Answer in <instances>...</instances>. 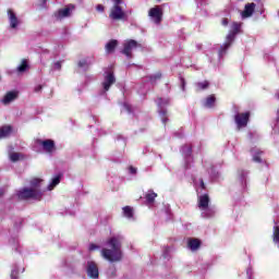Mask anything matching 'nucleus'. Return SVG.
Wrapping results in <instances>:
<instances>
[{
  "label": "nucleus",
  "mask_w": 279,
  "mask_h": 279,
  "mask_svg": "<svg viewBox=\"0 0 279 279\" xmlns=\"http://www.w3.org/2000/svg\"><path fill=\"white\" fill-rule=\"evenodd\" d=\"M17 276H19V270L17 269H12L11 279H16Z\"/></svg>",
  "instance_id": "nucleus-33"
},
{
  "label": "nucleus",
  "mask_w": 279,
  "mask_h": 279,
  "mask_svg": "<svg viewBox=\"0 0 279 279\" xmlns=\"http://www.w3.org/2000/svg\"><path fill=\"white\" fill-rule=\"evenodd\" d=\"M117 45H119V41H117V39L110 40V41L106 45V51H107V53H112V51H114V49H117Z\"/></svg>",
  "instance_id": "nucleus-17"
},
{
  "label": "nucleus",
  "mask_w": 279,
  "mask_h": 279,
  "mask_svg": "<svg viewBox=\"0 0 279 279\" xmlns=\"http://www.w3.org/2000/svg\"><path fill=\"white\" fill-rule=\"evenodd\" d=\"M95 250H99V246H97L96 244H90L89 245V251L95 252Z\"/></svg>",
  "instance_id": "nucleus-35"
},
{
  "label": "nucleus",
  "mask_w": 279,
  "mask_h": 279,
  "mask_svg": "<svg viewBox=\"0 0 279 279\" xmlns=\"http://www.w3.org/2000/svg\"><path fill=\"white\" fill-rule=\"evenodd\" d=\"M277 119H278V121H279V110L277 111Z\"/></svg>",
  "instance_id": "nucleus-43"
},
{
  "label": "nucleus",
  "mask_w": 279,
  "mask_h": 279,
  "mask_svg": "<svg viewBox=\"0 0 279 279\" xmlns=\"http://www.w3.org/2000/svg\"><path fill=\"white\" fill-rule=\"evenodd\" d=\"M157 104L159 108H162L163 106H169V98H159L157 100Z\"/></svg>",
  "instance_id": "nucleus-30"
},
{
  "label": "nucleus",
  "mask_w": 279,
  "mask_h": 279,
  "mask_svg": "<svg viewBox=\"0 0 279 279\" xmlns=\"http://www.w3.org/2000/svg\"><path fill=\"white\" fill-rule=\"evenodd\" d=\"M272 241L279 247V227L278 226L274 227Z\"/></svg>",
  "instance_id": "nucleus-24"
},
{
  "label": "nucleus",
  "mask_w": 279,
  "mask_h": 279,
  "mask_svg": "<svg viewBox=\"0 0 279 279\" xmlns=\"http://www.w3.org/2000/svg\"><path fill=\"white\" fill-rule=\"evenodd\" d=\"M123 241V236L113 235L109 238L106 242V245L111 248H102L101 256L105 260H109V263H119L121 258H123V253L121 252V242Z\"/></svg>",
  "instance_id": "nucleus-1"
},
{
  "label": "nucleus",
  "mask_w": 279,
  "mask_h": 279,
  "mask_svg": "<svg viewBox=\"0 0 279 279\" xmlns=\"http://www.w3.org/2000/svg\"><path fill=\"white\" fill-rule=\"evenodd\" d=\"M183 82V86H184V81H182Z\"/></svg>",
  "instance_id": "nucleus-46"
},
{
  "label": "nucleus",
  "mask_w": 279,
  "mask_h": 279,
  "mask_svg": "<svg viewBox=\"0 0 279 279\" xmlns=\"http://www.w3.org/2000/svg\"><path fill=\"white\" fill-rule=\"evenodd\" d=\"M113 7L110 10L109 19L111 21H125L128 19V14L121 8V0H113Z\"/></svg>",
  "instance_id": "nucleus-5"
},
{
  "label": "nucleus",
  "mask_w": 279,
  "mask_h": 279,
  "mask_svg": "<svg viewBox=\"0 0 279 279\" xmlns=\"http://www.w3.org/2000/svg\"><path fill=\"white\" fill-rule=\"evenodd\" d=\"M254 10H256V4L254 2L245 4L244 11L241 13L242 19H250V16L254 14Z\"/></svg>",
  "instance_id": "nucleus-13"
},
{
  "label": "nucleus",
  "mask_w": 279,
  "mask_h": 279,
  "mask_svg": "<svg viewBox=\"0 0 279 279\" xmlns=\"http://www.w3.org/2000/svg\"><path fill=\"white\" fill-rule=\"evenodd\" d=\"M239 29H241V25H239L238 23H233L231 26V31L226 37L225 44L220 47L219 58H223V56H226V51L230 49L232 43H234L235 36L239 34Z\"/></svg>",
  "instance_id": "nucleus-4"
},
{
  "label": "nucleus",
  "mask_w": 279,
  "mask_h": 279,
  "mask_svg": "<svg viewBox=\"0 0 279 279\" xmlns=\"http://www.w3.org/2000/svg\"><path fill=\"white\" fill-rule=\"evenodd\" d=\"M206 1L207 0H196V3H199L201 5H204V4H206Z\"/></svg>",
  "instance_id": "nucleus-39"
},
{
  "label": "nucleus",
  "mask_w": 279,
  "mask_h": 279,
  "mask_svg": "<svg viewBox=\"0 0 279 279\" xmlns=\"http://www.w3.org/2000/svg\"><path fill=\"white\" fill-rule=\"evenodd\" d=\"M198 208L202 211L201 215L204 219H210V217H215V209L210 207V197L208 194L198 196Z\"/></svg>",
  "instance_id": "nucleus-3"
},
{
  "label": "nucleus",
  "mask_w": 279,
  "mask_h": 279,
  "mask_svg": "<svg viewBox=\"0 0 279 279\" xmlns=\"http://www.w3.org/2000/svg\"><path fill=\"white\" fill-rule=\"evenodd\" d=\"M222 25L226 27V26H228V19H222Z\"/></svg>",
  "instance_id": "nucleus-40"
},
{
  "label": "nucleus",
  "mask_w": 279,
  "mask_h": 279,
  "mask_svg": "<svg viewBox=\"0 0 279 279\" xmlns=\"http://www.w3.org/2000/svg\"><path fill=\"white\" fill-rule=\"evenodd\" d=\"M252 154L254 162H263L260 156H258V154H263V151H259L258 149H252Z\"/></svg>",
  "instance_id": "nucleus-26"
},
{
  "label": "nucleus",
  "mask_w": 279,
  "mask_h": 279,
  "mask_svg": "<svg viewBox=\"0 0 279 279\" xmlns=\"http://www.w3.org/2000/svg\"><path fill=\"white\" fill-rule=\"evenodd\" d=\"M61 175H57L52 179L51 183L48 185V191H53L58 184H60Z\"/></svg>",
  "instance_id": "nucleus-21"
},
{
  "label": "nucleus",
  "mask_w": 279,
  "mask_h": 279,
  "mask_svg": "<svg viewBox=\"0 0 279 279\" xmlns=\"http://www.w3.org/2000/svg\"><path fill=\"white\" fill-rule=\"evenodd\" d=\"M0 197H3V190H0Z\"/></svg>",
  "instance_id": "nucleus-42"
},
{
  "label": "nucleus",
  "mask_w": 279,
  "mask_h": 279,
  "mask_svg": "<svg viewBox=\"0 0 279 279\" xmlns=\"http://www.w3.org/2000/svg\"><path fill=\"white\" fill-rule=\"evenodd\" d=\"M29 69V64H27V60L23 59L22 63L17 66L19 73H25Z\"/></svg>",
  "instance_id": "nucleus-23"
},
{
  "label": "nucleus",
  "mask_w": 279,
  "mask_h": 279,
  "mask_svg": "<svg viewBox=\"0 0 279 279\" xmlns=\"http://www.w3.org/2000/svg\"><path fill=\"white\" fill-rule=\"evenodd\" d=\"M277 99H279V93L276 94Z\"/></svg>",
  "instance_id": "nucleus-44"
},
{
  "label": "nucleus",
  "mask_w": 279,
  "mask_h": 279,
  "mask_svg": "<svg viewBox=\"0 0 279 279\" xmlns=\"http://www.w3.org/2000/svg\"><path fill=\"white\" fill-rule=\"evenodd\" d=\"M9 158H10L11 162H19V160H21L23 158V155L20 153L10 151Z\"/></svg>",
  "instance_id": "nucleus-20"
},
{
  "label": "nucleus",
  "mask_w": 279,
  "mask_h": 279,
  "mask_svg": "<svg viewBox=\"0 0 279 279\" xmlns=\"http://www.w3.org/2000/svg\"><path fill=\"white\" fill-rule=\"evenodd\" d=\"M190 250H192V252H195V250H199V240L197 239H191L187 243Z\"/></svg>",
  "instance_id": "nucleus-18"
},
{
  "label": "nucleus",
  "mask_w": 279,
  "mask_h": 279,
  "mask_svg": "<svg viewBox=\"0 0 279 279\" xmlns=\"http://www.w3.org/2000/svg\"><path fill=\"white\" fill-rule=\"evenodd\" d=\"M90 64H93V63L86 59H83L78 62L80 69H84V70L88 69V66H90Z\"/></svg>",
  "instance_id": "nucleus-28"
},
{
  "label": "nucleus",
  "mask_w": 279,
  "mask_h": 279,
  "mask_svg": "<svg viewBox=\"0 0 279 279\" xmlns=\"http://www.w3.org/2000/svg\"><path fill=\"white\" fill-rule=\"evenodd\" d=\"M129 171H130V173H133V174H134V173H136V168L130 167V168H129Z\"/></svg>",
  "instance_id": "nucleus-38"
},
{
  "label": "nucleus",
  "mask_w": 279,
  "mask_h": 279,
  "mask_svg": "<svg viewBox=\"0 0 279 279\" xmlns=\"http://www.w3.org/2000/svg\"><path fill=\"white\" fill-rule=\"evenodd\" d=\"M209 86L208 81H204L201 83H196L197 90H206V88Z\"/></svg>",
  "instance_id": "nucleus-29"
},
{
  "label": "nucleus",
  "mask_w": 279,
  "mask_h": 279,
  "mask_svg": "<svg viewBox=\"0 0 279 279\" xmlns=\"http://www.w3.org/2000/svg\"><path fill=\"white\" fill-rule=\"evenodd\" d=\"M191 153H192L191 145H185L182 147V154L184 158H189V156H191Z\"/></svg>",
  "instance_id": "nucleus-27"
},
{
  "label": "nucleus",
  "mask_w": 279,
  "mask_h": 279,
  "mask_svg": "<svg viewBox=\"0 0 279 279\" xmlns=\"http://www.w3.org/2000/svg\"><path fill=\"white\" fill-rule=\"evenodd\" d=\"M247 275L250 276V270H247Z\"/></svg>",
  "instance_id": "nucleus-45"
},
{
  "label": "nucleus",
  "mask_w": 279,
  "mask_h": 279,
  "mask_svg": "<svg viewBox=\"0 0 279 279\" xmlns=\"http://www.w3.org/2000/svg\"><path fill=\"white\" fill-rule=\"evenodd\" d=\"M57 19H66V16H71V8H64L56 13Z\"/></svg>",
  "instance_id": "nucleus-16"
},
{
  "label": "nucleus",
  "mask_w": 279,
  "mask_h": 279,
  "mask_svg": "<svg viewBox=\"0 0 279 279\" xmlns=\"http://www.w3.org/2000/svg\"><path fill=\"white\" fill-rule=\"evenodd\" d=\"M123 215L128 219H132V217H134V209L130 206H125L123 207Z\"/></svg>",
  "instance_id": "nucleus-22"
},
{
  "label": "nucleus",
  "mask_w": 279,
  "mask_h": 279,
  "mask_svg": "<svg viewBox=\"0 0 279 279\" xmlns=\"http://www.w3.org/2000/svg\"><path fill=\"white\" fill-rule=\"evenodd\" d=\"M43 90V85L35 87V93H40Z\"/></svg>",
  "instance_id": "nucleus-37"
},
{
  "label": "nucleus",
  "mask_w": 279,
  "mask_h": 279,
  "mask_svg": "<svg viewBox=\"0 0 279 279\" xmlns=\"http://www.w3.org/2000/svg\"><path fill=\"white\" fill-rule=\"evenodd\" d=\"M201 187L206 189V185L204 184V180L201 179Z\"/></svg>",
  "instance_id": "nucleus-41"
},
{
  "label": "nucleus",
  "mask_w": 279,
  "mask_h": 279,
  "mask_svg": "<svg viewBox=\"0 0 279 279\" xmlns=\"http://www.w3.org/2000/svg\"><path fill=\"white\" fill-rule=\"evenodd\" d=\"M160 77H162V74L157 73L155 75L149 76V82H151V84H154V82H156V80H160Z\"/></svg>",
  "instance_id": "nucleus-32"
},
{
  "label": "nucleus",
  "mask_w": 279,
  "mask_h": 279,
  "mask_svg": "<svg viewBox=\"0 0 279 279\" xmlns=\"http://www.w3.org/2000/svg\"><path fill=\"white\" fill-rule=\"evenodd\" d=\"M148 16L155 25H160L162 23V16H165V11L161 9L160 5H155L154 8L149 9Z\"/></svg>",
  "instance_id": "nucleus-6"
},
{
  "label": "nucleus",
  "mask_w": 279,
  "mask_h": 279,
  "mask_svg": "<svg viewBox=\"0 0 279 279\" xmlns=\"http://www.w3.org/2000/svg\"><path fill=\"white\" fill-rule=\"evenodd\" d=\"M157 197H158V194H156V192L151 190H149L145 196L148 204H154V199H156Z\"/></svg>",
  "instance_id": "nucleus-19"
},
{
  "label": "nucleus",
  "mask_w": 279,
  "mask_h": 279,
  "mask_svg": "<svg viewBox=\"0 0 279 279\" xmlns=\"http://www.w3.org/2000/svg\"><path fill=\"white\" fill-rule=\"evenodd\" d=\"M96 10H97V12H104L105 8H104L102 4H98V5L96 7Z\"/></svg>",
  "instance_id": "nucleus-36"
},
{
  "label": "nucleus",
  "mask_w": 279,
  "mask_h": 279,
  "mask_svg": "<svg viewBox=\"0 0 279 279\" xmlns=\"http://www.w3.org/2000/svg\"><path fill=\"white\" fill-rule=\"evenodd\" d=\"M53 69H56L57 71H60V69H62V63H60V61H57V62L54 63Z\"/></svg>",
  "instance_id": "nucleus-34"
},
{
  "label": "nucleus",
  "mask_w": 279,
  "mask_h": 279,
  "mask_svg": "<svg viewBox=\"0 0 279 279\" xmlns=\"http://www.w3.org/2000/svg\"><path fill=\"white\" fill-rule=\"evenodd\" d=\"M117 82V78H114V72L112 69H108L105 72V81L102 82V88L105 92L110 90V86Z\"/></svg>",
  "instance_id": "nucleus-7"
},
{
  "label": "nucleus",
  "mask_w": 279,
  "mask_h": 279,
  "mask_svg": "<svg viewBox=\"0 0 279 279\" xmlns=\"http://www.w3.org/2000/svg\"><path fill=\"white\" fill-rule=\"evenodd\" d=\"M138 47V43L134 39H130L124 43V48L122 50V53L126 56V58H132V50L136 49Z\"/></svg>",
  "instance_id": "nucleus-9"
},
{
  "label": "nucleus",
  "mask_w": 279,
  "mask_h": 279,
  "mask_svg": "<svg viewBox=\"0 0 279 279\" xmlns=\"http://www.w3.org/2000/svg\"><path fill=\"white\" fill-rule=\"evenodd\" d=\"M16 97H19V94L16 92H9L3 97L2 104H4V106H8V104H12V101H14V99H16Z\"/></svg>",
  "instance_id": "nucleus-14"
},
{
  "label": "nucleus",
  "mask_w": 279,
  "mask_h": 279,
  "mask_svg": "<svg viewBox=\"0 0 279 279\" xmlns=\"http://www.w3.org/2000/svg\"><path fill=\"white\" fill-rule=\"evenodd\" d=\"M9 23L12 29H16L19 27V17H16V13L12 9L8 10Z\"/></svg>",
  "instance_id": "nucleus-12"
},
{
  "label": "nucleus",
  "mask_w": 279,
  "mask_h": 279,
  "mask_svg": "<svg viewBox=\"0 0 279 279\" xmlns=\"http://www.w3.org/2000/svg\"><path fill=\"white\" fill-rule=\"evenodd\" d=\"M159 114H160V117H161L162 123H167V121H168V119H167V110L161 109V110L159 111Z\"/></svg>",
  "instance_id": "nucleus-31"
},
{
  "label": "nucleus",
  "mask_w": 279,
  "mask_h": 279,
  "mask_svg": "<svg viewBox=\"0 0 279 279\" xmlns=\"http://www.w3.org/2000/svg\"><path fill=\"white\" fill-rule=\"evenodd\" d=\"M43 184V180L33 179L31 180V187H24L22 191L17 193L20 199H41L43 191L40 186Z\"/></svg>",
  "instance_id": "nucleus-2"
},
{
  "label": "nucleus",
  "mask_w": 279,
  "mask_h": 279,
  "mask_svg": "<svg viewBox=\"0 0 279 279\" xmlns=\"http://www.w3.org/2000/svg\"><path fill=\"white\" fill-rule=\"evenodd\" d=\"M235 123L238 125V130H241V128H246L247 122L250 121V112L246 113H238L235 114Z\"/></svg>",
  "instance_id": "nucleus-10"
},
{
  "label": "nucleus",
  "mask_w": 279,
  "mask_h": 279,
  "mask_svg": "<svg viewBox=\"0 0 279 279\" xmlns=\"http://www.w3.org/2000/svg\"><path fill=\"white\" fill-rule=\"evenodd\" d=\"M205 108H213V106H215V96H209L206 98L205 104H204Z\"/></svg>",
  "instance_id": "nucleus-25"
},
{
  "label": "nucleus",
  "mask_w": 279,
  "mask_h": 279,
  "mask_svg": "<svg viewBox=\"0 0 279 279\" xmlns=\"http://www.w3.org/2000/svg\"><path fill=\"white\" fill-rule=\"evenodd\" d=\"M36 144L40 145L46 154H53L56 151V143L52 140H36Z\"/></svg>",
  "instance_id": "nucleus-8"
},
{
  "label": "nucleus",
  "mask_w": 279,
  "mask_h": 279,
  "mask_svg": "<svg viewBox=\"0 0 279 279\" xmlns=\"http://www.w3.org/2000/svg\"><path fill=\"white\" fill-rule=\"evenodd\" d=\"M12 134V126L11 125H4L0 128V138H8Z\"/></svg>",
  "instance_id": "nucleus-15"
},
{
  "label": "nucleus",
  "mask_w": 279,
  "mask_h": 279,
  "mask_svg": "<svg viewBox=\"0 0 279 279\" xmlns=\"http://www.w3.org/2000/svg\"><path fill=\"white\" fill-rule=\"evenodd\" d=\"M86 271L89 278H99V267H97V264L95 262H87Z\"/></svg>",
  "instance_id": "nucleus-11"
}]
</instances>
